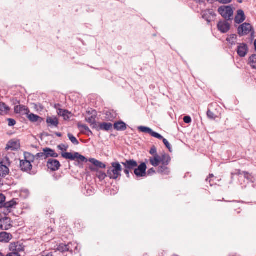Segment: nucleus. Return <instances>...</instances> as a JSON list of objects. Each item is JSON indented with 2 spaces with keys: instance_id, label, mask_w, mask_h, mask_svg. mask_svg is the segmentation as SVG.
Wrapping results in <instances>:
<instances>
[{
  "instance_id": "obj_1",
  "label": "nucleus",
  "mask_w": 256,
  "mask_h": 256,
  "mask_svg": "<svg viewBox=\"0 0 256 256\" xmlns=\"http://www.w3.org/2000/svg\"><path fill=\"white\" fill-rule=\"evenodd\" d=\"M111 164L112 167H110L107 171L108 176L110 179L116 180L121 176L122 167L118 162H113Z\"/></svg>"
},
{
  "instance_id": "obj_2",
  "label": "nucleus",
  "mask_w": 256,
  "mask_h": 256,
  "mask_svg": "<svg viewBox=\"0 0 256 256\" xmlns=\"http://www.w3.org/2000/svg\"><path fill=\"white\" fill-rule=\"evenodd\" d=\"M218 12L225 20H230L232 19L234 10L232 6H221L218 8Z\"/></svg>"
},
{
  "instance_id": "obj_3",
  "label": "nucleus",
  "mask_w": 256,
  "mask_h": 256,
  "mask_svg": "<svg viewBox=\"0 0 256 256\" xmlns=\"http://www.w3.org/2000/svg\"><path fill=\"white\" fill-rule=\"evenodd\" d=\"M20 168L22 171L27 172L30 175H35L37 173V170H32V166L27 160H20Z\"/></svg>"
},
{
  "instance_id": "obj_4",
  "label": "nucleus",
  "mask_w": 256,
  "mask_h": 256,
  "mask_svg": "<svg viewBox=\"0 0 256 256\" xmlns=\"http://www.w3.org/2000/svg\"><path fill=\"white\" fill-rule=\"evenodd\" d=\"M164 160L160 166H158L157 172L162 175H168L170 172V168L168 166L171 162V158H164Z\"/></svg>"
},
{
  "instance_id": "obj_5",
  "label": "nucleus",
  "mask_w": 256,
  "mask_h": 256,
  "mask_svg": "<svg viewBox=\"0 0 256 256\" xmlns=\"http://www.w3.org/2000/svg\"><path fill=\"white\" fill-rule=\"evenodd\" d=\"M170 156L166 153H164L161 156L158 155L152 156L148 160L150 163V164L153 166L156 167L159 166V165L162 164L164 160V158H168Z\"/></svg>"
},
{
  "instance_id": "obj_6",
  "label": "nucleus",
  "mask_w": 256,
  "mask_h": 256,
  "mask_svg": "<svg viewBox=\"0 0 256 256\" xmlns=\"http://www.w3.org/2000/svg\"><path fill=\"white\" fill-rule=\"evenodd\" d=\"M62 158L67 159L70 160H74L76 158L80 160L81 162H87L88 160L86 158L85 156H84L80 155L78 152H74V154L71 152H62Z\"/></svg>"
},
{
  "instance_id": "obj_7",
  "label": "nucleus",
  "mask_w": 256,
  "mask_h": 256,
  "mask_svg": "<svg viewBox=\"0 0 256 256\" xmlns=\"http://www.w3.org/2000/svg\"><path fill=\"white\" fill-rule=\"evenodd\" d=\"M254 29V28L250 24L244 22L238 26V32L239 36H242L248 34Z\"/></svg>"
},
{
  "instance_id": "obj_8",
  "label": "nucleus",
  "mask_w": 256,
  "mask_h": 256,
  "mask_svg": "<svg viewBox=\"0 0 256 256\" xmlns=\"http://www.w3.org/2000/svg\"><path fill=\"white\" fill-rule=\"evenodd\" d=\"M145 160V162H142L140 165H138L134 171V174L137 177H144L146 176V170L147 169L146 162H148V160L146 159Z\"/></svg>"
},
{
  "instance_id": "obj_9",
  "label": "nucleus",
  "mask_w": 256,
  "mask_h": 256,
  "mask_svg": "<svg viewBox=\"0 0 256 256\" xmlns=\"http://www.w3.org/2000/svg\"><path fill=\"white\" fill-rule=\"evenodd\" d=\"M46 166L50 170L56 172L60 169L61 165L58 160L50 158L47 162Z\"/></svg>"
},
{
  "instance_id": "obj_10",
  "label": "nucleus",
  "mask_w": 256,
  "mask_h": 256,
  "mask_svg": "<svg viewBox=\"0 0 256 256\" xmlns=\"http://www.w3.org/2000/svg\"><path fill=\"white\" fill-rule=\"evenodd\" d=\"M138 129L140 132L146 134H148L151 136L156 138H162V135H160V134L158 132L153 131L152 128L144 126H140L138 127Z\"/></svg>"
},
{
  "instance_id": "obj_11",
  "label": "nucleus",
  "mask_w": 256,
  "mask_h": 256,
  "mask_svg": "<svg viewBox=\"0 0 256 256\" xmlns=\"http://www.w3.org/2000/svg\"><path fill=\"white\" fill-rule=\"evenodd\" d=\"M124 168L132 172L134 170L135 168L138 166V163L134 159L126 160L124 162H122Z\"/></svg>"
},
{
  "instance_id": "obj_12",
  "label": "nucleus",
  "mask_w": 256,
  "mask_h": 256,
  "mask_svg": "<svg viewBox=\"0 0 256 256\" xmlns=\"http://www.w3.org/2000/svg\"><path fill=\"white\" fill-rule=\"evenodd\" d=\"M235 174L239 176L240 178H242L243 176L244 178H246L248 182L254 183L256 181L255 176L252 174H249L246 172H241L240 170H236ZM232 175L234 174V173H232Z\"/></svg>"
},
{
  "instance_id": "obj_13",
  "label": "nucleus",
  "mask_w": 256,
  "mask_h": 256,
  "mask_svg": "<svg viewBox=\"0 0 256 256\" xmlns=\"http://www.w3.org/2000/svg\"><path fill=\"white\" fill-rule=\"evenodd\" d=\"M228 21L224 20L220 21L218 24V28L222 34L226 33L230 30V25Z\"/></svg>"
},
{
  "instance_id": "obj_14",
  "label": "nucleus",
  "mask_w": 256,
  "mask_h": 256,
  "mask_svg": "<svg viewBox=\"0 0 256 256\" xmlns=\"http://www.w3.org/2000/svg\"><path fill=\"white\" fill-rule=\"evenodd\" d=\"M0 228L2 230H7L10 229L12 226L11 224V219L8 217L0 218Z\"/></svg>"
},
{
  "instance_id": "obj_15",
  "label": "nucleus",
  "mask_w": 256,
  "mask_h": 256,
  "mask_svg": "<svg viewBox=\"0 0 256 256\" xmlns=\"http://www.w3.org/2000/svg\"><path fill=\"white\" fill-rule=\"evenodd\" d=\"M248 46L246 44H240L237 48L238 54L241 58L244 57L248 52Z\"/></svg>"
},
{
  "instance_id": "obj_16",
  "label": "nucleus",
  "mask_w": 256,
  "mask_h": 256,
  "mask_svg": "<svg viewBox=\"0 0 256 256\" xmlns=\"http://www.w3.org/2000/svg\"><path fill=\"white\" fill-rule=\"evenodd\" d=\"M10 250L14 252H18L24 251V248L19 242L11 243L9 246Z\"/></svg>"
},
{
  "instance_id": "obj_17",
  "label": "nucleus",
  "mask_w": 256,
  "mask_h": 256,
  "mask_svg": "<svg viewBox=\"0 0 256 256\" xmlns=\"http://www.w3.org/2000/svg\"><path fill=\"white\" fill-rule=\"evenodd\" d=\"M20 146L19 140L16 141L14 140H10L6 144V150H8L10 149L12 150H16L19 149Z\"/></svg>"
},
{
  "instance_id": "obj_18",
  "label": "nucleus",
  "mask_w": 256,
  "mask_h": 256,
  "mask_svg": "<svg viewBox=\"0 0 256 256\" xmlns=\"http://www.w3.org/2000/svg\"><path fill=\"white\" fill-rule=\"evenodd\" d=\"M46 122L48 126L52 128L58 127L59 124L58 120L56 116L47 117Z\"/></svg>"
},
{
  "instance_id": "obj_19",
  "label": "nucleus",
  "mask_w": 256,
  "mask_h": 256,
  "mask_svg": "<svg viewBox=\"0 0 256 256\" xmlns=\"http://www.w3.org/2000/svg\"><path fill=\"white\" fill-rule=\"evenodd\" d=\"M114 125L112 123L109 122H102L97 126L96 128V130L99 131L100 130L108 132L111 130L112 129Z\"/></svg>"
},
{
  "instance_id": "obj_20",
  "label": "nucleus",
  "mask_w": 256,
  "mask_h": 256,
  "mask_svg": "<svg viewBox=\"0 0 256 256\" xmlns=\"http://www.w3.org/2000/svg\"><path fill=\"white\" fill-rule=\"evenodd\" d=\"M246 20L244 12L242 10H238L237 11V15L235 16L234 22L236 24H241Z\"/></svg>"
},
{
  "instance_id": "obj_21",
  "label": "nucleus",
  "mask_w": 256,
  "mask_h": 256,
  "mask_svg": "<svg viewBox=\"0 0 256 256\" xmlns=\"http://www.w3.org/2000/svg\"><path fill=\"white\" fill-rule=\"evenodd\" d=\"M114 128L118 131H124L127 128V124L123 121L119 120L114 123Z\"/></svg>"
},
{
  "instance_id": "obj_22",
  "label": "nucleus",
  "mask_w": 256,
  "mask_h": 256,
  "mask_svg": "<svg viewBox=\"0 0 256 256\" xmlns=\"http://www.w3.org/2000/svg\"><path fill=\"white\" fill-rule=\"evenodd\" d=\"M12 238V236L10 233L6 232H0V242H8Z\"/></svg>"
},
{
  "instance_id": "obj_23",
  "label": "nucleus",
  "mask_w": 256,
  "mask_h": 256,
  "mask_svg": "<svg viewBox=\"0 0 256 256\" xmlns=\"http://www.w3.org/2000/svg\"><path fill=\"white\" fill-rule=\"evenodd\" d=\"M14 111L16 114H28L30 112L28 108L23 105H18L14 106Z\"/></svg>"
},
{
  "instance_id": "obj_24",
  "label": "nucleus",
  "mask_w": 256,
  "mask_h": 256,
  "mask_svg": "<svg viewBox=\"0 0 256 256\" xmlns=\"http://www.w3.org/2000/svg\"><path fill=\"white\" fill-rule=\"evenodd\" d=\"M42 151L45 152L46 158L50 157L56 158L58 156V154L54 150L50 148H43Z\"/></svg>"
},
{
  "instance_id": "obj_25",
  "label": "nucleus",
  "mask_w": 256,
  "mask_h": 256,
  "mask_svg": "<svg viewBox=\"0 0 256 256\" xmlns=\"http://www.w3.org/2000/svg\"><path fill=\"white\" fill-rule=\"evenodd\" d=\"M117 114L112 110L108 111L105 114L104 118L106 121L113 122L116 118Z\"/></svg>"
},
{
  "instance_id": "obj_26",
  "label": "nucleus",
  "mask_w": 256,
  "mask_h": 256,
  "mask_svg": "<svg viewBox=\"0 0 256 256\" xmlns=\"http://www.w3.org/2000/svg\"><path fill=\"white\" fill-rule=\"evenodd\" d=\"M96 114H94L90 117H86V120L90 124L92 128L96 129L97 128V124L96 120Z\"/></svg>"
},
{
  "instance_id": "obj_27",
  "label": "nucleus",
  "mask_w": 256,
  "mask_h": 256,
  "mask_svg": "<svg viewBox=\"0 0 256 256\" xmlns=\"http://www.w3.org/2000/svg\"><path fill=\"white\" fill-rule=\"evenodd\" d=\"M28 120L32 122H38L39 123H41L43 120L44 118L39 116L36 114H28Z\"/></svg>"
},
{
  "instance_id": "obj_28",
  "label": "nucleus",
  "mask_w": 256,
  "mask_h": 256,
  "mask_svg": "<svg viewBox=\"0 0 256 256\" xmlns=\"http://www.w3.org/2000/svg\"><path fill=\"white\" fill-rule=\"evenodd\" d=\"M17 204V202H16L14 199H13L9 202H4L2 208H7V210L8 212H10V208H14L15 206Z\"/></svg>"
},
{
  "instance_id": "obj_29",
  "label": "nucleus",
  "mask_w": 256,
  "mask_h": 256,
  "mask_svg": "<svg viewBox=\"0 0 256 256\" xmlns=\"http://www.w3.org/2000/svg\"><path fill=\"white\" fill-rule=\"evenodd\" d=\"M9 168L5 165L1 164L0 166V176L5 178L9 174Z\"/></svg>"
},
{
  "instance_id": "obj_30",
  "label": "nucleus",
  "mask_w": 256,
  "mask_h": 256,
  "mask_svg": "<svg viewBox=\"0 0 256 256\" xmlns=\"http://www.w3.org/2000/svg\"><path fill=\"white\" fill-rule=\"evenodd\" d=\"M71 114V112L66 110H58V114L64 118V120H68L70 119L69 115Z\"/></svg>"
},
{
  "instance_id": "obj_31",
  "label": "nucleus",
  "mask_w": 256,
  "mask_h": 256,
  "mask_svg": "<svg viewBox=\"0 0 256 256\" xmlns=\"http://www.w3.org/2000/svg\"><path fill=\"white\" fill-rule=\"evenodd\" d=\"M89 161L98 168H106V165L104 164L94 158H90Z\"/></svg>"
},
{
  "instance_id": "obj_32",
  "label": "nucleus",
  "mask_w": 256,
  "mask_h": 256,
  "mask_svg": "<svg viewBox=\"0 0 256 256\" xmlns=\"http://www.w3.org/2000/svg\"><path fill=\"white\" fill-rule=\"evenodd\" d=\"M10 110V108L4 102H0V114H7Z\"/></svg>"
},
{
  "instance_id": "obj_33",
  "label": "nucleus",
  "mask_w": 256,
  "mask_h": 256,
  "mask_svg": "<svg viewBox=\"0 0 256 256\" xmlns=\"http://www.w3.org/2000/svg\"><path fill=\"white\" fill-rule=\"evenodd\" d=\"M248 64L252 68L256 69V54H254L249 58Z\"/></svg>"
},
{
  "instance_id": "obj_34",
  "label": "nucleus",
  "mask_w": 256,
  "mask_h": 256,
  "mask_svg": "<svg viewBox=\"0 0 256 256\" xmlns=\"http://www.w3.org/2000/svg\"><path fill=\"white\" fill-rule=\"evenodd\" d=\"M237 36L236 34H231L227 38L226 40L232 45H234L236 43Z\"/></svg>"
},
{
  "instance_id": "obj_35",
  "label": "nucleus",
  "mask_w": 256,
  "mask_h": 256,
  "mask_svg": "<svg viewBox=\"0 0 256 256\" xmlns=\"http://www.w3.org/2000/svg\"><path fill=\"white\" fill-rule=\"evenodd\" d=\"M24 160H30V162H34V160H36L35 156L32 154L30 152H25L24 153Z\"/></svg>"
},
{
  "instance_id": "obj_36",
  "label": "nucleus",
  "mask_w": 256,
  "mask_h": 256,
  "mask_svg": "<svg viewBox=\"0 0 256 256\" xmlns=\"http://www.w3.org/2000/svg\"><path fill=\"white\" fill-rule=\"evenodd\" d=\"M96 176L102 182L108 176V174L100 170H97Z\"/></svg>"
},
{
  "instance_id": "obj_37",
  "label": "nucleus",
  "mask_w": 256,
  "mask_h": 256,
  "mask_svg": "<svg viewBox=\"0 0 256 256\" xmlns=\"http://www.w3.org/2000/svg\"><path fill=\"white\" fill-rule=\"evenodd\" d=\"M58 250L63 252L70 251L69 245L61 244L59 246Z\"/></svg>"
},
{
  "instance_id": "obj_38",
  "label": "nucleus",
  "mask_w": 256,
  "mask_h": 256,
  "mask_svg": "<svg viewBox=\"0 0 256 256\" xmlns=\"http://www.w3.org/2000/svg\"><path fill=\"white\" fill-rule=\"evenodd\" d=\"M158 139L162 140L164 144L166 146V148L170 152H172V148L171 147V146L166 139L164 138L162 136V138Z\"/></svg>"
},
{
  "instance_id": "obj_39",
  "label": "nucleus",
  "mask_w": 256,
  "mask_h": 256,
  "mask_svg": "<svg viewBox=\"0 0 256 256\" xmlns=\"http://www.w3.org/2000/svg\"><path fill=\"white\" fill-rule=\"evenodd\" d=\"M68 136L73 144L75 145H78L79 144V142L78 140L72 134L68 133Z\"/></svg>"
},
{
  "instance_id": "obj_40",
  "label": "nucleus",
  "mask_w": 256,
  "mask_h": 256,
  "mask_svg": "<svg viewBox=\"0 0 256 256\" xmlns=\"http://www.w3.org/2000/svg\"><path fill=\"white\" fill-rule=\"evenodd\" d=\"M36 160L40 159H46L45 152L38 153L35 155Z\"/></svg>"
},
{
  "instance_id": "obj_41",
  "label": "nucleus",
  "mask_w": 256,
  "mask_h": 256,
  "mask_svg": "<svg viewBox=\"0 0 256 256\" xmlns=\"http://www.w3.org/2000/svg\"><path fill=\"white\" fill-rule=\"evenodd\" d=\"M150 154L152 156L158 155L157 148L154 146H152L149 152Z\"/></svg>"
},
{
  "instance_id": "obj_42",
  "label": "nucleus",
  "mask_w": 256,
  "mask_h": 256,
  "mask_svg": "<svg viewBox=\"0 0 256 256\" xmlns=\"http://www.w3.org/2000/svg\"><path fill=\"white\" fill-rule=\"evenodd\" d=\"M78 128H83L87 132H88L89 133H90L91 135H93V134H92V132L90 130L89 128L86 125V124H78Z\"/></svg>"
},
{
  "instance_id": "obj_43",
  "label": "nucleus",
  "mask_w": 256,
  "mask_h": 256,
  "mask_svg": "<svg viewBox=\"0 0 256 256\" xmlns=\"http://www.w3.org/2000/svg\"><path fill=\"white\" fill-rule=\"evenodd\" d=\"M209 119L216 120V121H219L220 120V118L219 116H215L210 110H209Z\"/></svg>"
},
{
  "instance_id": "obj_44",
  "label": "nucleus",
  "mask_w": 256,
  "mask_h": 256,
  "mask_svg": "<svg viewBox=\"0 0 256 256\" xmlns=\"http://www.w3.org/2000/svg\"><path fill=\"white\" fill-rule=\"evenodd\" d=\"M201 16L203 19L208 22V14H207V10H202Z\"/></svg>"
},
{
  "instance_id": "obj_45",
  "label": "nucleus",
  "mask_w": 256,
  "mask_h": 256,
  "mask_svg": "<svg viewBox=\"0 0 256 256\" xmlns=\"http://www.w3.org/2000/svg\"><path fill=\"white\" fill-rule=\"evenodd\" d=\"M6 200V196L2 194H0V208H2L4 202Z\"/></svg>"
},
{
  "instance_id": "obj_46",
  "label": "nucleus",
  "mask_w": 256,
  "mask_h": 256,
  "mask_svg": "<svg viewBox=\"0 0 256 256\" xmlns=\"http://www.w3.org/2000/svg\"><path fill=\"white\" fill-rule=\"evenodd\" d=\"M8 125L10 126H14L16 124V121L12 118H8Z\"/></svg>"
},
{
  "instance_id": "obj_47",
  "label": "nucleus",
  "mask_w": 256,
  "mask_h": 256,
  "mask_svg": "<svg viewBox=\"0 0 256 256\" xmlns=\"http://www.w3.org/2000/svg\"><path fill=\"white\" fill-rule=\"evenodd\" d=\"M198 7H200V8L202 6H205L206 1H195Z\"/></svg>"
},
{
  "instance_id": "obj_48",
  "label": "nucleus",
  "mask_w": 256,
  "mask_h": 256,
  "mask_svg": "<svg viewBox=\"0 0 256 256\" xmlns=\"http://www.w3.org/2000/svg\"><path fill=\"white\" fill-rule=\"evenodd\" d=\"M156 173V171L154 168H150L146 172V174L148 176H152Z\"/></svg>"
},
{
  "instance_id": "obj_49",
  "label": "nucleus",
  "mask_w": 256,
  "mask_h": 256,
  "mask_svg": "<svg viewBox=\"0 0 256 256\" xmlns=\"http://www.w3.org/2000/svg\"><path fill=\"white\" fill-rule=\"evenodd\" d=\"M184 122L186 124H190L192 122V118L190 116H186L184 118Z\"/></svg>"
},
{
  "instance_id": "obj_50",
  "label": "nucleus",
  "mask_w": 256,
  "mask_h": 256,
  "mask_svg": "<svg viewBox=\"0 0 256 256\" xmlns=\"http://www.w3.org/2000/svg\"><path fill=\"white\" fill-rule=\"evenodd\" d=\"M58 148L62 150L66 151L67 149L68 148V146H66L64 144H62L61 145L58 146Z\"/></svg>"
},
{
  "instance_id": "obj_51",
  "label": "nucleus",
  "mask_w": 256,
  "mask_h": 256,
  "mask_svg": "<svg viewBox=\"0 0 256 256\" xmlns=\"http://www.w3.org/2000/svg\"><path fill=\"white\" fill-rule=\"evenodd\" d=\"M214 176L212 174H209V179H210L209 180V183L211 186H212L214 184L213 182L214 180L211 179L212 178H214Z\"/></svg>"
},
{
  "instance_id": "obj_52",
  "label": "nucleus",
  "mask_w": 256,
  "mask_h": 256,
  "mask_svg": "<svg viewBox=\"0 0 256 256\" xmlns=\"http://www.w3.org/2000/svg\"><path fill=\"white\" fill-rule=\"evenodd\" d=\"M6 256H20V255L18 252H12L8 254Z\"/></svg>"
},
{
  "instance_id": "obj_53",
  "label": "nucleus",
  "mask_w": 256,
  "mask_h": 256,
  "mask_svg": "<svg viewBox=\"0 0 256 256\" xmlns=\"http://www.w3.org/2000/svg\"><path fill=\"white\" fill-rule=\"evenodd\" d=\"M86 114H88V115H90H90L92 116V115H94V114H96V112L95 110H92V111L88 110V111H86Z\"/></svg>"
},
{
  "instance_id": "obj_54",
  "label": "nucleus",
  "mask_w": 256,
  "mask_h": 256,
  "mask_svg": "<svg viewBox=\"0 0 256 256\" xmlns=\"http://www.w3.org/2000/svg\"><path fill=\"white\" fill-rule=\"evenodd\" d=\"M130 172H131L130 171L128 170H126V169L124 168V172L126 174V177L128 178H130Z\"/></svg>"
},
{
  "instance_id": "obj_55",
  "label": "nucleus",
  "mask_w": 256,
  "mask_h": 256,
  "mask_svg": "<svg viewBox=\"0 0 256 256\" xmlns=\"http://www.w3.org/2000/svg\"><path fill=\"white\" fill-rule=\"evenodd\" d=\"M61 105L59 104H55L54 106V108L56 110L57 113H58V110H62V108H60Z\"/></svg>"
},
{
  "instance_id": "obj_56",
  "label": "nucleus",
  "mask_w": 256,
  "mask_h": 256,
  "mask_svg": "<svg viewBox=\"0 0 256 256\" xmlns=\"http://www.w3.org/2000/svg\"><path fill=\"white\" fill-rule=\"evenodd\" d=\"M254 33H255V32H254V29L252 30L250 33V38H251L252 40L254 38Z\"/></svg>"
},
{
  "instance_id": "obj_57",
  "label": "nucleus",
  "mask_w": 256,
  "mask_h": 256,
  "mask_svg": "<svg viewBox=\"0 0 256 256\" xmlns=\"http://www.w3.org/2000/svg\"><path fill=\"white\" fill-rule=\"evenodd\" d=\"M220 3H222L224 4L230 3L232 1H218Z\"/></svg>"
},
{
  "instance_id": "obj_58",
  "label": "nucleus",
  "mask_w": 256,
  "mask_h": 256,
  "mask_svg": "<svg viewBox=\"0 0 256 256\" xmlns=\"http://www.w3.org/2000/svg\"><path fill=\"white\" fill-rule=\"evenodd\" d=\"M55 134L58 137H61L62 136V134L60 132H56Z\"/></svg>"
},
{
  "instance_id": "obj_59",
  "label": "nucleus",
  "mask_w": 256,
  "mask_h": 256,
  "mask_svg": "<svg viewBox=\"0 0 256 256\" xmlns=\"http://www.w3.org/2000/svg\"><path fill=\"white\" fill-rule=\"evenodd\" d=\"M82 132V134H85L87 135L88 136H92V135L90 134V133H89V132Z\"/></svg>"
},
{
  "instance_id": "obj_60",
  "label": "nucleus",
  "mask_w": 256,
  "mask_h": 256,
  "mask_svg": "<svg viewBox=\"0 0 256 256\" xmlns=\"http://www.w3.org/2000/svg\"><path fill=\"white\" fill-rule=\"evenodd\" d=\"M53 256V255L52 254V252H50L48 254H46V256Z\"/></svg>"
},
{
  "instance_id": "obj_61",
  "label": "nucleus",
  "mask_w": 256,
  "mask_h": 256,
  "mask_svg": "<svg viewBox=\"0 0 256 256\" xmlns=\"http://www.w3.org/2000/svg\"><path fill=\"white\" fill-rule=\"evenodd\" d=\"M254 46L255 51L256 52V40H254Z\"/></svg>"
},
{
  "instance_id": "obj_62",
  "label": "nucleus",
  "mask_w": 256,
  "mask_h": 256,
  "mask_svg": "<svg viewBox=\"0 0 256 256\" xmlns=\"http://www.w3.org/2000/svg\"><path fill=\"white\" fill-rule=\"evenodd\" d=\"M0 256H4V255L2 254L1 252H0Z\"/></svg>"
},
{
  "instance_id": "obj_63",
  "label": "nucleus",
  "mask_w": 256,
  "mask_h": 256,
  "mask_svg": "<svg viewBox=\"0 0 256 256\" xmlns=\"http://www.w3.org/2000/svg\"><path fill=\"white\" fill-rule=\"evenodd\" d=\"M206 180L207 182L208 180V176L206 178Z\"/></svg>"
},
{
  "instance_id": "obj_64",
  "label": "nucleus",
  "mask_w": 256,
  "mask_h": 256,
  "mask_svg": "<svg viewBox=\"0 0 256 256\" xmlns=\"http://www.w3.org/2000/svg\"><path fill=\"white\" fill-rule=\"evenodd\" d=\"M239 3L242 4L243 1H238Z\"/></svg>"
}]
</instances>
